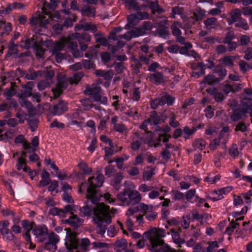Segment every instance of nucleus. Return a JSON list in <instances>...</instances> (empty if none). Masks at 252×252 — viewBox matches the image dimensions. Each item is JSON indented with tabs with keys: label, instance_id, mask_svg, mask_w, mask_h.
<instances>
[{
	"label": "nucleus",
	"instance_id": "3c124183",
	"mask_svg": "<svg viewBox=\"0 0 252 252\" xmlns=\"http://www.w3.org/2000/svg\"><path fill=\"white\" fill-rule=\"evenodd\" d=\"M78 166L79 168V169L82 171L83 172V173L84 174H90L92 171V169L91 168L89 167L87 164H86V163L84 162H83V161H81L78 164Z\"/></svg>",
	"mask_w": 252,
	"mask_h": 252
},
{
	"label": "nucleus",
	"instance_id": "2eb2a0df",
	"mask_svg": "<svg viewBox=\"0 0 252 252\" xmlns=\"http://www.w3.org/2000/svg\"><path fill=\"white\" fill-rule=\"evenodd\" d=\"M242 13V10L236 8L232 10L229 13V17L227 18V22L229 25H232L234 23L237 22L242 18L241 15Z\"/></svg>",
	"mask_w": 252,
	"mask_h": 252
},
{
	"label": "nucleus",
	"instance_id": "8fccbe9b",
	"mask_svg": "<svg viewBox=\"0 0 252 252\" xmlns=\"http://www.w3.org/2000/svg\"><path fill=\"white\" fill-rule=\"evenodd\" d=\"M49 213L53 216H58L60 217H64L65 216L63 209H59L57 207L51 208Z\"/></svg>",
	"mask_w": 252,
	"mask_h": 252
},
{
	"label": "nucleus",
	"instance_id": "338daca9",
	"mask_svg": "<svg viewBox=\"0 0 252 252\" xmlns=\"http://www.w3.org/2000/svg\"><path fill=\"white\" fill-rule=\"evenodd\" d=\"M162 115L165 118H169V119L176 117L174 109L172 108L165 110L162 113Z\"/></svg>",
	"mask_w": 252,
	"mask_h": 252
},
{
	"label": "nucleus",
	"instance_id": "58836bf2",
	"mask_svg": "<svg viewBox=\"0 0 252 252\" xmlns=\"http://www.w3.org/2000/svg\"><path fill=\"white\" fill-rule=\"evenodd\" d=\"M13 83L11 82V87L10 88H6L5 89L3 95L6 98V99L9 100L11 98L14 96L16 93V90L13 86Z\"/></svg>",
	"mask_w": 252,
	"mask_h": 252
},
{
	"label": "nucleus",
	"instance_id": "4468645a",
	"mask_svg": "<svg viewBox=\"0 0 252 252\" xmlns=\"http://www.w3.org/2000/svg\"><path fill=\"white\" fill-rule=\"evenodd\" d=\"M150 81L156 85H159L164 82L163 73L161 72H155L148 75Z\"/></svg>",
	"mask_w": 252,
	"mask_h": 252
},
{
	"label": "nucleus",
	"instance_id": "f704fd0d",
	"mask_svg": "<svg viewBox=\"0 0 252 252\" xmlns=\"http://www.w3.org/2000/svg\"><path fill=\"white\" fill-rule=\"evenodd\" d=\"M206 145V142L203 139H198L192 143V146L194 149L199 150H203Z\"/></svg>",
	"mask_w": 252,
	"mask_h": 252
},
{
	"label": "nucleus",
	"instance_id": "13d9d810",
	"mask_svg": "<svg viewBox=\"0 0 252 252\" xmlns=\"http://www.w3.org/2000/svg\"><path fill=\"white\" fill-rule=\"evenodd\" d=\"M217 19L215 17H211L207 19L204 21V23L207 29H211L216 25Z\"/></svg>",
	"mask_w": 252,
	"mask_h": 252
},
{
	"label": "nucleus",
	"instance_id": "c85d7f7f",
	"mask_svg": "<svg viewBox=\"0 0 252 252\" xmlns=\"http://www.w3.org/2000/svg\"><path fill=\"white\" fill-rule=\"evenodd\" d=\"M245 114L244 110L241 108L235 109L230 116L231 119L234 122H236L240 120Z\"/></svg>",
	"mask_w": 252,
	"mask_h": 252
},
{
	"label": "nucleus",
	"instance_id": "e2e57ef3",
	"mask_svg": "<svg viewBox=\"0 0 252 252\" xmlns=\"http://www.w3.org/2000/svg\"><path fill=\"white\" fill-rule=\"evenodd\" d=\"M17 46V45L15 44L12 40H11L8 45V55L11 56L14 54H17V49L16 48Z\"/></svg>",
	"mask_w": 252,
	"mask_h": 252
},
{
	"label": "nucleus",
	"instance_id": "09e8293b",
	"mask_svg": "<svg viewBox=\"0 0 252 252\" xmlns=\"http://www.w3.org/2000/svg\"><path fill=\"white\" fill-rule=\"evenodd\" d=\"M154 174V169L148 167L143 172V178L144 180L149 181Z\"/></svg>",
	"mask_w": 252,
	"mask_h": 252
},
{
	"label": "nucleus",
	"instance_id": "a211bd4d",
	"mask_svg": "<svg viewBox=\"0 0 252 252\" xmlns=\"http://www.w3.org/2000/svg\"><path fill=\"white\" fill-rule=\"evenodd\" d=\"M241 84L235 83L231 85L228 83L227 82H224L222 85V89L223 92L228 94L230 92H235L238 91L240 88Z\"/></svg>",
	"mask_w": 252,
	"mask_h": 252
},
{
	"label": "nucleus",
	"instance_id": "37998d69",
	"mask_svg": "<svg viewBox=\"0 0 252 252\" xmlns=\"http://www.w3.org/2000/svg\"><path fill=\"white\" fill-rule=\"evenodd\" d=\"M158 35L162 38H166L169 35L168 28L166 26H160L157 29Z\"/></svg>",
	"mask_w": 252,
	"mask_h": 252
},
{
	"label": "nucleus",
	"instance_id": "c03bdc74",
	"mask_svg": "<svg viewBox=\"0 0 252 252\" xmlns=\"http://www.w3.org/2000/svg\"><path fill=\"white\" fill-rule=\"evenodd\" d=\"M15 72L13 71L5 73L2 77V85H4L6 82L13 80L15 78Z\"/></svg>",
	"mask_w": 252,
	"mask_h": 252
},
{
	"label": "nucleus",
	"instance_id": "bf43d9fd",
	"mask_svg": "<svg viewBox=\"0 0 252 252\" xmlns=\"http://www.w3.org/2000/svg\"><path fill=\"white\" fill-rule=\"evenodd\" d=\"M66 45V41L65 39L61 42H57L53 48V52L54 53H59L60 51L64 49L65 46Z\"/></svg>",
	"mask_w": 252,
	"mask_h": 252
},
{
	"label": "nucleus",
	"instance_id": "9b49d317",
	"mask_svg": "<svg viewBox=\"0 0 252 252\" xmlns=\"http://www.w3.org/2000/svg\"><path fill=\"white\" fill-rule=\"evenodd\" d=\"M69 84H71L69 77L63 76L58 78V83L56 87L53 89L56 96H59L62 93L63 90L66 88Z\"/></svg>",
	"mask_w": 252,
	"mask_h": 252
},
{
	"label": "nucleus",
	"instance_id": "423d86ee",
	"mask_svg": "<svg viewBox=\"0 0 252 252\" xmlns=\"http://www.w3.org/2000/svg\"><path fill=\"white\" fill-rule=\"evenodd\" d=\"M101 88L99 86L93 84L91 86H87L84 92L86 94L93 96L95 101L106 105L107 98L105 96L101 95Z\"/></svg>",
	"mask_w": 252,
	"mask_h": 252
},
{
	"label": "nucleus",
	"instance_id": "0e129e2a",
	"mask_svg": "<svg viewBox=\"0 0 252 252\" xmlns=\"http://www.w3.org/2000/svg\"><path fill=\"white\" fill-rule=\"evenodd\" d=\"M0 232L2 235H7V239L9 240H12L14 238V235L8 228H1Z\"/></svg>",
	"mask_w": 252,
	"mask_h": 252
},
{
	"label": "nucleus",
	"instance_id": "4be33fe9",
	"mask_svg": "<svg viewBox=\"0 0 252 252\" xmlns=\"http://www.w3.org/2000/svg\"><path fill=\"white\" fill-rule=\"evenodd\" d=\"M220 81L221 79L216 77L215 75L213 74H208L204 77L203 81L200 83V87H203V85L205 84H207L210 85H213L220 82Z\"/></svg>",
	"mask_w": 252,
	"mask_h": 252
},
{
	"label": "nucleus",
	"instance_id": "680f3d73",
	"mask_svg": "<svg viewBox=\"0 0 252 252\" xmlns=\"http://www.w3.org/2000/svg\"><path fill=\"white\" fill-rule=\"evenodd\" d=\"M238 65L240 67V70L245 73L250 68L249 64L244 60H240L239 62Z\"/></svg>",
	"mask_w": 252,
	"mask_h": 252
},
{
	"label": "nucleus",
	"instance_id": "6ab92c4d",
	"mask_svg": "<svg viewBox=\"0 0 252 252\" xmlns=\"http://www.w3.org/2000/svg\"><path fill=\"white\" fill-rule=\"evenodd\" d=\"M65 41L66 45L67 44L68 48L72 50V54L74 57L82 56L83 53L77 50L78 44L76 41H71L65 39Z\"/></svg>",
	"mask_w": 252,
	"mask_h": 252
},
{
	"label": "nucleus",
	"instance_id": "de8ad7c7",
	"mask_svg": "<svg viewBox=\"0 0 252 252\" xmlns=\"http://www.w3.org/2000/svg\"><path fill=\"white\" fill-rule=\"evenodd\" d=\"M124 176L122 173L117 174L113 178L111 181V184L115 188H117L120 184L122 180L123 179Z\"/></svg>",
	"mask_w": 252,
	"mask_h": 252
},
{
	"label": "nucleus",
	"instance_id": "a878e982",
	"mask_svg": "<svg viewBox=\"0 0 252 252\" xmlns=\"http://www.w3.org/2000/svg\"><path fill=\"white\" fill-rule=\"evenodd\" d=\"M242 108L246 113H250L252 117V99H243L242 101Z\"/></svg>",
	"mask_w": 252,
	"mask_h": 252
},
{
	"label": "nucleus",
	"instance_id": "72a5a7b5",
	"mask_svg": "<svg viewBox=\"0 0 252 252\" xmlns=\"http://www.w3.org/2000/svg\"><path fill=\"white\" fill-rule=\"evenodd\" d=\"M125 3L126 7L129 9H132L135 10H139L141 9L137 0H126Z\"/></svg>",
	"mask_w": 252,
	"mask_h": 252
},
{
	"label": "nucleus",
	"instance_id": "cd10ccee",
	"mask_svg": "<svg viewBox=\"0 0 252 252\" xmlns=\"http://www.w3.org/2000/svg\"><path fill=\"white\" fill-rule=\"evenodd\" d=\"M21 225L25 231V233L24 234H28V235H30V231H32L33 228H34L35 225L34 222L29 221L27 220H23L21 221Z\"/></svg>",
	"mask_w": 252,
	"mask_h": 252
},
{
	"label": "nucleus",
	"instance_id": "864d4df0",
	"mask_svg": "<svg viewBox=\"0 0 252 252\" xmlns=\"http://www.w3.org/2000/svg\"><path fill=\"white\" fill-rule=\"evenodd\" d=\"M94 38L97 43H99L103 46H106L107 44V39L105 37H102L100 32L95 34Z\"/></svg>",
	"mask_w": 252,
	"mask_h": 252
},
{
	"label": "nucleus",
	"instance_id": "2f4dec72",
	"mask_svg": "<svg viewBox=\"0 0 252 252\" xmlns=\"http://www.w3.org/2000/svg\"><path fill=\"white\" fill-rule=\"evenodd\" d=\"M182 27L181 24L179 22H174L171 26V30L172 34L176 37L179 35H182V32L180 28Z\"/></svg>",
	"mask_w": 252,
	"mask_h": 252
},
{
	"label": "nucleus",
	"instance_id": "f03ea898",
	"mask_svg": "<svg viewBox=\"0 0 252 252\" xmlns=\"http://www.w3.org/2000/svg\"><path fill=\"white\" fill-rule=\"evenodd\" d=\"M48 23V19L42 16L32 17L30 21V25L33 27L35 34L32 38L25 41L24 47L29 49L32 46L38 58H41L45 52V49L42 47L44 42L39 36L44 34V30H46V26Z\"/></svg>",
	"mask_w": 252,
	"mask_h": 252
},
{
	"label": "nucleus",
	"instance_id": "69168bd1",
	"mask_svg": "<svg viewBox=\"0 0 252 252\" xmlns=\"http://www.w3.org/2000/svg\"><path fill=\"white\" fill-rule=\"evenodd\" d=\"M172 198L174 200L183 199L185 196L184 194L178 190H174L172 192Z\"/></svg>",
	"mask_w": 252,
	"mask_h": 252
},
{
	"label": "nucleus",
	"instance_id": "49530a36",
	"mask_svg": "<svg viewBox=\"0 0 252 252\" xmlns=\"http://www.w3.org/2000/svg\"><path fill=\"white\" fill-rule=\"evenodd\" d=\"M80 102L85 110H89L93 108V104L91 98H85L81 99Z\"/></svg>",
	"mask_w": 252,
	"mask_h": 252
},
{
	"label": "nucleus",
	"instance_id": "f8f14e48",
	"mask_svg": "<svg viewBox=\"0 0 252 252\" xmlns=\"http://www.w3.org/2000/svg\"><path fill=\"white\" fill-rule=\"evenodd\" d=\"M205 15V10L197 7L193 10L192 15L189 18V26L194 24L195 22L201 21Z\"/></svg>",
	"mask_w": 252,
	"mask_h": 252
},
{
	"label": "nucleus",
	"instance_id": "6e6d98bb",
	"mask_svg": "<svg viewBox=\"0 0 252 252\" xmlns=\"http://www.w3.org/2000/svg\"><path fill=\"white\" fill-rule=\"evenodd\" d=\"M242 13L245 16H250L249 21L252 24V7L245 6L242 8Z\"/></svg>",
	"mask_w": 252,
	"mask_h": 252
},
{
	"label": "nucleus",
	"instance_id": "7ed1b4c3",
	"mask_svg": "<svg viewBox=\"0 0 252 252\" xmlns=\"http://www.w3.org/2000/svg\"><path fill=\"white\" fill-rule=\"evenodd\" d=\"M104 176L101 174H98L96 177L92 176L88 179L86 184L82 183L79 187L78 191L81 193L83 191L87 186V195L92 199V201L96 203L99 202L101 197H103L105 201L110 203L114 204L116 199L111 197L109 193L101 195L96 190V188L102 186L104 182Z\"/></svg>",
	"mask_w": 252,
	"mask_h": 252
},
{
	"label": "nucleus",
	"instance_id": "ea45409f",
	"mask_svg": "<svg viewBox=\"0 0 252 252\" xmlns=\"http://www.w3.org/2000/svg\"><path fill=\"white\" fill-rule=\"evenodd\" d=\"M171 233L173 242L176 244H182L185 243V241L180 237V234L178 231L174 229L171 230Z\"/></svg>",
	"mask_w": 252,
	"mask_h": 252
},
{
	"label": "nucleus",
	"instance_id": "39448f33",
	"mask_svg": "<svg viewBox=\"0 0 252 252\" xmlns=\"http://www.w3.org/2000/svg\"><path fill=\"white\" fill-rule=\"evenodd\" d=\"M131 140L130 147L131 149L134 151L138 150L143 145L151 142V133L134 131L131 136Z\"/></svg>",
	"mask_w": 252,
	"mask_h": 252
},
{
	"label": "nucleus",
	"instance_id": "6e6552de",
	"mask_svg": "<svg viewBox=\"0 0 252 252\" xmlns=\"http://www.w3.org/2000/svg\"><path fill=\"white\" fill-rule=\"evenodd\" d=\"M174 101V97L165 93L160 97L154 99L151 103V106L153 109H156L158 106H163L165 104L168 106H171Z\"/></svg>",
	"mask_w": 252,
	"mask_h": 252
},
{
	"label": "nucleus",
	"instance_id": "5701e85b",
	"mask_svg": "<svg viewBox=\"0 0 252 252\" xmlns=\"http://www.w3.org/2000/svg\"><path fill=\"white\" fill-rule=\"evenodd\" d=\"M34 84L33 82H29L23 86L24 89L21 92V97H28L32 96Z\"/></svg>",
	"mask_w": 252,
	"mask_h": 252
},
{
	"label": "nucleus",
	"instance_id": "bb28decb",
	"mask_svg": "<svg viewBox=\"0 0 252 252\" xmlns=\"http://www.w3.org/2000/svg\"><path fill=\"white\" fill-rule=\"evenodd\" d=\"M16 166L18 170L23 169L25 172L30 170V168L27 165L26 160L24 157H20L18 158Z\"/></svg>",
	"mask_w": 252,
	"mask_h": 252
},
{
	"label": "nucleus",
	"instance_id": "a19ab883",
	"mask_svg": "<svg viewBox=\"0 0 252 252\" xmlns=\"http://www.w3.org/2000/svg\"><path fill=\"white\" fill-rule=\"evenodd\" d=\"M183 137L188 139L197 130V127L190 128L188 126H185L183 127Z\"/></svg>",
	"mask_w": 252,
	"mask_h": 252
},
{
	"label": "nucleus",
	"instance_id": "0eeeda50",
	"mask_svg": "<svg viewBox=\"0 0 252 252\" xmlns=\"http://www.w3.org/2000/svg\"><path fill=\"white\" fill-rule=\"evenodd\" d=\"M76 234L71 231H67L65 245L66 249L61 252H79L76 250L78 245Z\"/></svg>",
	"mask_w": 252,
	"mask_h": 252
},
{
	"label": "nucleus",
	"instance_id": "4d7b16f0",
	"mask_svg": "<svg viewBox=\"0 0 252 252\" xmlns=\"http://www.w3.org/2000/svg\"><path fill=\"white\" fill-rule=\"evenodd\" d=\"M249 125H246L244 122H239L236 125L235 131H240L242 132H246L248 130V127Z\"/></svg>",
	"mask_w": 252,
	"mask_h": 252
},
{
	"label": "nucleus",
	"instance_id": "f3484780",
	"mask_svg": "<svg viewBox=\"0 0 252 252\" xmlns=\"http://www.w3.org/2000/svg\"><path fill=\"white\" fill-rule=\"evenodd\" d=\"M149 14L147 12H137L136 14H130L127 17L128 24H133L136 19H146L149 18Z\"/></svg>",
	"mask_w": 252,
	"mask_h": 252
},
{
	"label": "nucleus",
	"instance_id": "473e14b6",
	"mask_svg": "<svg viewBox=\"0 0 252 252\" xmlns=\"http://www.w3.org/2000/svg\"><path fill=\"white\" fill-rule=\"evenodd\" d=\"M183 12L184 8L182 7L179 6H176L172 7L171 12L170 13V17L172 19H174L176 17V15H180L181 18L183 19Z\"/></svg>",
	"mask_w": 252,
	"mask_h": 252
},
{
	"label": "nucleus",
	"instance_id": "c756f323",
	"mask_svg": "<svg viewBox=\"0 0 252 252\" xmlns=\"http://www.w3.org/2000/svg\"><path fill=\"white\" fill-rule=\"evenodd\" d=\"M3 29V31L0 32L1 35H8L12 30V25L10 23H6L2 20H0V29Z\"/></svg>",
	"mask_w": 252,
	"mask_h": 252
},
{
	"label": "nucleus",
	"instance_id": "c9c22d12",
	"mask_svg": "<svg viewBox=\"0 0 252 252\" xmlns=\"http://www.w3.org/2000/svg\"><path fill=\"white\" fill-rule=\"evenodd\" d=\"M125 114L133 119H137L140 116L138 113V109L135 107H131L128 109Z\"/></svg>",
	"mask_w": 252,
	"mask_h": 252
},
{
	"label": "nucleus",
	"instance_id": "79ce46f5",
	"mask_svg": "<svg viewBox=\"0 0 252 252\" xmlns=\"http://www.w3.org/2000/svg\"><path fill=\"white\" fill-rule=\"evenodd\" d=\"M50 182L49 173L46 171H43L41 175V180L40 181V185L41 187H45L48 185Z\"/></svg>",
	"mask_w": 252,
	"mask_h": 252
},
{
	"label": "nucleus",
	"instance_id": "393cba45",
	"mask_svg": "<svg viewBox=\"0 0 252 252\" xmlns=\"http://www.w3.org/2000/svg\"><path fill=\"white\" fill-rule=\"evenodd\" d=\"M94 74L97 76L103 77L106 80H111L114 75L112 70H105L98 69L95 71Z\"/></svg>",
	"mask_w": 252,
	"mask_h": 252
},
{
	"label": "nucleus",
	"instance_id": "e433bc0d",
	"mask_svg": "<svg viewBox=\"0 0 252 252\" xmlns=\"http://www.w3.org/2000/svg\"><path fill=\"white\" fill-rule=\"evenodd\" d=\"M41 75V71H36L32 69H30L26 72L25 78L27 80H34L38 75Z\"/></svg>",
	"mask_w": 252,
	"mask_h": 252
},
{
	"label": "nucleus",
	"instance_id": "9d476101",
	"mask_svg": "<svg viewBox=\"0 0 252 252\" xmlns=\"http://www.w3.org/2000/svg\"><path fill=\"white\" fill-rule=\"evenodd\" d=\"M48 233V228L45 225H35L32 230V233L39 242H43L47 239Z\"/></svg>",
	"mask_w": 252,
	"mask_h": 252
},
{
	"label": "nucleus",
	"instance_id": "aec40b11",
	"mask_svg": "<svg viewBox=\"0 0 252 252\" xmlns=\"http://www.w3.org/2000/svg\"><path fill=\"white\" fill-rule=\"evenodd\" d=\"M80 12L83 16L88 17H94L96 14L95 9L94 6H84L80 10Z\"/></svg>",
	"mask_w": 252,
	"mask_h": 252
},
{
	"label": "nucleus",
	"instance_id": "ddd939ff",
	"mask_svg": "<svg viewBox=\"0 0 252 252\" xmlns=\"http://www.w3.org/2000/svg\"><path fill=\"white\" fill-rule=\"evenodd\" d=\"M50 109L54 115H61L67 111V103L63 100H60L50 108Z\"/></svg>",
	"mask_w": 252,
	"mask_h": 252
},
{
	"label": "nucleus",
	"instance_id": "603ef678",
	"mask_svg": "<svg viewBox=\"0 0 252 252\" xmlns=\"http://www.w3.org/2000/svg\"><path fill=\"white\" fill-rule=\"evenodd\" d=\"M235 26L236 27L241 28L244 30H248L249 29V26L247 20L242 18L236 22Z\"/></svg>",
	"mask_w": 252,
	"mask_h": 252
},
{
	"label": "nucleus",
	"instance_id": "412c9836",
	"mask_svg": "<svg viewBox=\"0 0 252 252\" xmlns=\"http://www.w3.org/2000/svg\"><path fill=\"white\" fill-rule=\"evenodd\" d=\"M83 29L85 31H90L93 32H95L97 31L96 26L91 23H86L83 24H78L75 27L76 31Z\"/></svg>",
	"mask_w": 252,
	"mask_h": 252
},
{
	"label": "nucleus",
	"instance_id": "1a4fd4ad",
	"mask_svg": "<svg viewBox=\"0 0 252 252\" xmlns=\"http://www.w3.org/2000/svg\"><path fill=\"white\" fill-rule=\"evenodd\" d=\"M140 209L141 212L143 214L146 219L149 221L154 220L158 216V213L154 211V206L153 205H147L144 203H140Z\"/></svg>",
	"mask_w": 252,
	"mask_h": 252
},
{
	"label": "nucleus",
	"instance_id": "7c9ffc66",
	"mask_svg": "<svg viewBox=\"0 0 252 252\" xmlns=\"http://www.w3.org/2000/svg\"><path fill=\"white\" fill-rule=\"evenodd\" d=\"M77 241L79 244L76 248V250L80 249L84 252L88 251V248L90 244V241L88 239L84 238L82 239L81 240H79L77 239Z\"/></svg>",
	"mask_w": 252,
	"mask_h": 252
},
{
	"label": "nucleus",
	"instance_id": "20e7f679",
	"mask_svg": "<svg viewBox=\"0 0 252 252\" xmlns=\"http://www.w3.org/2000/svg\"><path fill=\"white\" fill-rule=\"evenodd\" d=\"M135 186L131 184L129 187L124 189L123 191L117 194L118 199L125 205L130 206L138 204L136 207L130 208L126 212L128 216L133 215L137 212H140V203L142 196L139 191L135 189Z\"/></svg>",
	"mask_w": 252,
	"mask_h": 252
},
{
	"label": "nucleus",
	"instance_id": "dca6fc26",
	"mask_svg": "<svg viewBox=\"0 0 252 252\" xmlns=\"http://www.w3.org/2000/svg\"><path fill=\"white\" fill-rule=\"evenodd\" d=\"M71 216L65 220V222L69 224L72 227L78 228L83 223V219L78 218L77 215L71 213Z\"/></svg>",
	"mask_w": 252,
	"mask_h": 252
},
{
	"label": "nucleus",
	"instance_id": "774afa93",
	"mask_svg": "<svg viewBox=\"0 0 252 252\" xmlns=\"http://www.w3.org/2000/svg\"><path fill=\"white\" fill-rule=\"evenodd\" d=\"M109 147H106L104 148L105 156V157H109L112 156L114 154V144H112V145H109Z\"/></svg>",
	"mask_w": 252,
	"mask_h": 252
},
{
	"label": "nucleus",
	"instance_id": "052dcab7",
	"mask_svg": "<svg viewBox=\"0 0 252 252\" xmlns=\"http://www.w3.org/2000/svg\"><path fill=\"white\" fill-rule=\"evenodd\" d=\"M140 94L139 88L134 87L131 94V99L135 101L139 100L141 97Z\"/></svg>",
	"mask_w": 252,
	"mask_h": 252
},
{
	"label": "nucleus",
	"instance_id": "a18cd8bd",
	"mask_svg": "<svg viewBox=\"0 0 252 252\" xmlns=\"http://www.w3.org/2000/svg\"><path fill=\"white\" fill-rule=\"evenodd\" d=\"M84 76V73L82 71L74 74L72 77H69L71 84H77Z\"/></svg>",
	"mask_w": 252,
	"mask_h": 252
},
{
	"label": "nucleus",
	"instance_id": "4c0bfd02",
	"mask_svg": "<svg viewBox=\"0 0 252 252\" xmlns=\"http://www.w3.org/2000/svg\"><path fill=\"white\" fill-rule=\"evenodd\" d=\"M236 59V56H226L223 59L220 60L223 64L226 66H233L234 65V61Z\"/></svg>",
	"mask_w": 252,
	"mask_h": 252
},
{
	"label": "nucleus",
	"instance_id": "f257e3e1",
	"mask_svg": "<svg viewBox=\"0 0 252 252\" xmlns=\"http://www.w3.org/2000/svg\"><path fill=\"white\" fill-rule=\"evenodd\" d=\"M88 200L84 205L80 208L81 215L84 217L90 216L93 213L94 217V221L96 225V230L97 233L103 235L107 229L108 224L111 223V217L109 212V206L101 203H94L92 199L88 196Z\"/></svg>",
	"mask_w": 252,
	"mask_h": 252
},
{
	"label": "nucleus",
	"instance_id": "b1692460",
	"mask_svg": "<svg viewBox=\"0 0 252 252\" xmlns=\"http://www.w3.org/2000/svg\"><path fill=\"white\" fill-rule=\"evenodd\" d=\"M58 0H50V3H48L47 4L46 3H44V6L42 8V13H44V15L48 16V18H47L46 16H45V15L41 14L38 15L37 17H39V16H42L45 17L48 20H49L50 15H49V12L46 11V6L48 7L50 9L54 10L57 5V2ZM48 21H49V20Z\"/></svg>",
	"mask_w": 252,
	"mask_h": 252
},
{
	"label": "nucleus",
	"instance_id": "5fc2aeb1",
	"mask_svg": "<svg viewBox=\"0 0 252 252\" xmlns=\"http://www.w3.org/2000/svg\"><path fill=\"white\" fill-rule=\"evenodd\" d=\"M237 225H239V223L231 221L229 225L226 227L225 233L228 235H231Z\"/></svg>",
	"mask_w": 252,
	"mask_h": 252
}]
</instances>
